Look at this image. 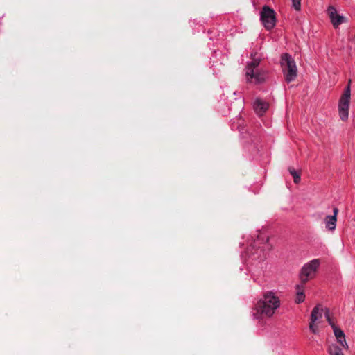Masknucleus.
Instances as JSON below:
<instances>
[{
    "label": "nucleus",
    "instance_id": "nucleus-14",
    "mask_svg": "<svg viewBox=\"0 0 355 355\" xmlns=\"http://www.w3.org/2000/svg\"><path fill=\"white\" fill-rule=\"evenodd\" d=\"M333 331L336 338H341L343 339V336H345L343 330L336 326H334Z\"/></svg>",
    "mask_w": 355,
    "mask_h": 355
},
{
    "label": "nucleus",
    "instance_id": "nucleus-7",
    "mask_svg": "<svg viewBox=\"0 0 355 355\" xmlns=\"http://www.w3.org/2000/svg\"><path fill=\"white\" fill-rule=\"evenodd\" d=\"M260 19L263 26L268 31L272 29L276 24L275 12L268 6H264L260 12Z\"/></svg>",
    "mask_w": 355,
    "mask_h": 355
},
{
    "label": "nucleus",
    "instance_id": "nucleus-10",
    "mask_svg": "<svg viewBox=\"0 0 355 355\" xmlns=\"http://www.w3.org/2000/svg\"><path fill=\"white\" fill-rule=\"evenodd\" d=\"M268 103L259 98H257L253 103V109L255 113L259 116H263L268 110Z\"/></svg>",
    "mask_w": 355,
    "mask_h": 355
},
{
    "label": "nucleus",
    "instance_id": "nucleus-9",
    "mask_svg": "<svg viewBox=\"0 0 355 355\" xmlns=\"http://www.w3.org/2000/svg\"><path fill=\"white\" fill-rule=\"evenodd\" d=\"M328 14L335 28H337L342 23L346 21L345 17L338 15L337 11L334 6H331L328 8Z\"/></svg>",
    "mask_w": 355,
    "mask_h": 355
},
{
    "label": "nucleus",
    "instance_id": "nucleus-4",
    "mask_svg": "<svg viewBox=\"0 0 355 355\" xmlns=\"http://www.w3.org/2000/svg\"><path fill=\"white\" fill-rule=\"evenodd\" d=\"M281 66L286 81H293L297 77V69L292 56L288 53L283 54L281 58Z\"/></svg>",
    "mask_w": 355,
    "mask_h": 355
},
{
    "label": "nucleus",
    "instance_id": "nucleus-2",
    "mask_svg": "<svg viewBox=\"0 0 355 355\" xmlns=\"http://www.w3.org/2000/svg\"><path fill=\"white\" fill-rule=\"evenodd\" d=\"M281 302L276 293L268 291L257 300L252 310L253 319L262 321L265 318H271L280 307Z\"/></svg>",
    "mask_w": 355,
    "mask_h": 355
},
{
    "label": "nucleus",
    "instance_id": "nucleus-6",
    "mask_svg": "<svg viewBox=\"0 0 355 355\" xmlns=\"http://www.w3.org/2000/svg\"><path fill=\"white\" fill-rule=\"evenodd\" d=\"M320 265V261L318 259H314L305 263L300 272V279L303 284H305L309 279L313 278L316 271Z\"/></svg>",
    "mask_w": 355,
    "mask_h": 355
},
{
    "label": "nucleus",
    "instance_id": "nucleus-13",
    "mask_svg": "<svg viewBox=\"0 0 355 355\" xmlns=\"http://www.w3.org/2000/svg\"><path fill=\"white\" fill-rule=\"evenodd\" d=\"M329 352L330 355H343L341 349L335 345L329 347Z\"/></svg>",
    "mask_w": 355,
    "mask_h": 355
},
{
    "label": "nucleus",
    "instance_id": "nucleus-5",
    "mask_svg": "<svg viewBox=\"0 0 355 355\" xmlns=\"http://www.w3.org/2000/svg\"><path fill=\"white\" fill-rule=\"evenodd\" d=\"M350 84L351 80H349V83L338 102L339 116L343 121H346L349 116V101L351 97Z\"/></svg>",
    "mask_w": 355,
    "mask_h": 355
},
{
    "label": "nucleus",
    "instance_id": "nucleus-11",
    "mask_svg": "<svg viewBox=\"0 0 355 355\" xmlns=\"http://www.w3.org/2000/svg\"><path fill=\"white\" fill-rule=\"evenodd\" d=\"M338 213V209L336 207L334 208V215H328L324 219V222L325 224V227L327 230L333 232L335 230L336 227L337 222V215Z\"/></svg>",
    "mask_w": 355,
    "mask_h": 355
},
{
    "label": "nucleus",
    "instance_id": "nucleus-18",
    "mask_svg": "<svg viewBox=\"0 0 355 355\" xmlns=\"http://www.w3.org/2000/svg\"><path fill=\"white\" fill-rule=\"evenodd\" d=\"M293 7L296 10H300L301 8V0H292Z\"/></svg>",
    "mask_w": 355,
    "mask_h": 355
},
{
    "label": "nucleus",
    "instance_id": "nucleus-15",
    "mask_svg": "<svg viewBox=\"0 0 355 355\" xmlns=\"http://www.w3.org/2000/svg\"><path fill=\"white\" fill-rule=\"evenodd\" d=\"M289 172L292 175V176L293 177L294 182L295 183H298L300 182V177L297 174V171L295 170H294V169L289 168Z\"/></svg>",
    "mask_w": 355,
    "mask_h": 355
},
{
    "label": "nucleus",
    "instance_id": "nucleus-16",
    "mask_svg": "<svg viewBox=\"0 0 355 355\" xmlns=\"http://www.w3.org/2000/svg\"><path fill=\"white\" fill-rule=\"evenodd\" d=\"M324 316H325L328 323L329 324V325H331V327L332 328H334V326H336V324H334L333 320L331 318V317L329 315V311L327 309H325Z\"/></svg>",
    "mask_w": 355,
    "mask_h": 355
},
{
    "label": "nucleus",
    "instance_id": "nucleus-12",
    "mask_svg": "<svg viewBox=\"0 0 355 355\" xmlns=\"http://www.w3.org/2000/svg\"><path fill=\"white\" fill-rule=\"evenodd\" d=\"M304 284L302 282L300 284H297L295 286V290H296V297L295 302L297 304H300L303 302L305 300V295L304 293Z\"/></svg>",
    "mask_w": 355,
    "mask_h": 355
},
{
    "label": "nucleus",
    "instance_id": "nucleus-17",
    "mask_svg": "<svg viewBox=\"0 0 355 355\" xmlns=\"http://www.w3.org/2000/svg\"><path fill=\"white\" fill-rule=\"evenodd\" d=\"M338 343L340 344L345 349H347L349 346L345 340V336H343V339L341 338H336Z\"/></svg>",
    "mask_w": 355,
    "mask_h": 355
},
{
    "label": "nucleus",
    "instance_id": "nucleus-1",
    "mask_svg": "<svg viewBox=\"0 0 355 355\" xmlns=\"http://www.w3.org/2000/svg\"><path fill=\"white\" fill-rule=\"evenodd\" d=\"M268 238L264 243H261V239L259 236L257 239L254 241L253 245L242 255V258L246 263L248 270L251 272L254 281H257V276L259 275L263 271V262L266 259L270 245L268 243Z\"/></svg>",
    "mask_w": 355,
    "mask_h": 355
},
{
    "label": "nucleus",
    "instance_id": "nucleus-8",
    "mask_svg": "<svg viewBox=\"0 0 355 355\" xmlns=\"http://www.w3.org/2000/svg\"><path fill=\"white\" fill-rule=\"evenodd\" d=\"M325 313V309L321 305L315 306L311 311V322L309 324V329L313 334L318 333V329L315 325V322L318 321L322 318L323 314Z\"/></svg>",
    "mask_w": 355,
    "mask_h": 355
},
{
    "label": "nucleus",
    "instance_id": "nucleus-3",
    "mask_svg": "<svg viewBox=\"0 0 355 355\" xmlns=\"http://www.w3.org/2000/svg\"><path fill=\"white\" fill-rule=\"evenodd\" d=\"M252 60L247 62L245 67V79L250 84H260L267 78L266 71L259 69L260 58L257 57V53L251 54Z\"/></svg>",
    "mask_w": 355,
    "mask_h": 355
}]
</instances>
